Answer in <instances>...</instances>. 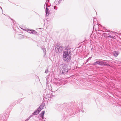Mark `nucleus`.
Wrapping results in <instances>:
<instances>
[{
  "mask_svg": "<svg viewBox=\"0 0 121 121\" xmlns=\"http://www.w3.org/2000/svg\"><path fill=\"white\" fill-rule=\"evenodd\" d=\"M62 0H58L59 1V2H60V3L61 2Z\"/></svg>",
  "mask_w": 121,
  "mask_h": 121,
  "instance_id": "393cba45",
  "label": "nucleus"
},
{
  "mask_svg": "<svg viewBox=\"0 0 121 121\" xmlns=\"http://www.w3.org/2000/svg\"><path fill=\"white\" fill-rule=\"evenodd\" d=\"M60 71L63 74H65L68 71L67 65L65 64H63L60 65Z\"/></svg>",
  "mask_w": 121,
  "mask_h": 121,
  "instance_id": "f03ea898",
  "label": "nucleus"
},
{
  "mask_svg": "<svg viewBox=\"0 0 121 121\" xmlns=\"http://www.w3.org/2000/svg\"><path fill=\"white\" fill-rule=\"evenodd\" d=\"M93 49V48H92L91 49V50H92Z\"/></svg>",
  "mask_w": 121,
  "mask_h": 121,
  "instance_id": "4c0bfd02",
  "label": "nucleus"
},
{
  "mask_svg": "<svg viewBox=\"0 0 121 121\" xmlns=\"http://www.w3.org/2000/svg\"><path fill=\"white\" fill-rule=\"evenodd\" d=\"M103 29L105 28L103 26Z\"/></svg>",
  "mask_w": 121,
  "mask_h": 121,
  "instance_id": "72a5a7b5",
  "label": "nucleus"
},
{
  "mask_svg": "<svg viewBox=\"0 0 121 121\" xmlns=\"http://www.w3.org/2000/svg\"><path fill=\"white\" fill-rule=\"evenodd\" d=\"M45 111H42V112L40 114V116L41 118V119L42 120H43L44 119V118L43 117L44 115V114Z\"/></svg>",
  "mask_w": 121,
  "mask_h": 121,
  "instance_id": "9b49d317",
  "label": "nucleus"
},
{
  "mask_svg": "<svg viewBox=\"0 0 121 121\" xmlns=\"http://www.w3.org/2000/svg\"><path fill=\"white\" fill-rule=\"evenodd\" d=\"M70 49H67L64 51L63 54V59L66 61L69 62L71 60V54Z\"/></svg>",
  "mask_w": 121,
  "mask_h": 121,
  "instance_id": "f257e3e1",
  "label": "nucleus"
},
{
  "mask_svg": "<svg viewBox=\"0 0 121 121\" xmlns=\"http://www.w3.org/2000/svg\"><path fill=\"white\" fill-rule=\"evenodd\" d=\"M110 38H114L112 36H110Z\"/></svg>",
  "mask_w": 121,
  "mask_h": 121,
  "instance_id": "a878e982",
  "label": "nucleus"
},
{
  "mask_svg": "<svg viewBox=\"0 0 121 121\" xmlns=\"http://www.w3.org/2000/svg\"><path fill=\"white\" fill-rule=\"evenodd\" d=\"M31 33L32 34H34L35 35H36L37 34V32L35 30H32V32H31Z\"/></svg>",
  "mask_w": 121,
  "mask_h": 121,
  "instance_id": "a211bd4d",
  "label": "nucleus"
},
{
  "mask_svg": "<svg viewBox=\"0 0 121 121\" xmlns=\"http://www.w3.org/2000/svg\"><path fill=\"white\" fill-rule=\"evenodd\" d=\"M57 90H58V89H56V90L55 91H57Z\"/></svg>",
  "mask_w": 121,
  "mask_h": 121,
  "instance_id": "2f4dec72",
  "label": "nucleus"
},
{
  "mask_svg": "<svg viewBox=\"0 0 121 121\" xmlns=\"http://www.w3.org/2000/svg\"><path fill=\"white\" fill-rule=\"evenodd\" d=\"M60 4L58 0H56L54 2L53 4L54 5H58Z\"/></svg>",
  "mask_w": 121,
  "mask_h": 121,
  "instance_id": "f3484780",
  "label": "nucleus"
},
{
  "mask_svg": "<svg viewBox=\"0 0 121 121\" xmlns=\"http://www.w3.org/2000/svg\"><path fill=\"white\" fill-rule=\"evenodd\" d=\"M119 54L118 52L116 51H114L113 53V55L115 56V57H117Z\"/></svg>",
  "mask_w": 121,
  "mask_h": 121,
  "instance_id": "2eb2a0df",
  "label": "nucleus"
},
{
  "mask_svg": "<svg viewBox=\"0 0 121 121\" xmlns=\"http://www.w3.org/2000/svg\"><path fill=\"white\" fill-rule=\"evenodd\" d=\"M49 0H48V2H49Z\"/></svg>",
  "mask_w": 121,
  "mask_h": 121,
  "instance_id": "f704fd0d",
  "label": "nucleus"
},
{
  "mask_svg": "<svg viewBox=\"0 0 121 121\" xmlns=\"http://www.w3.org/2000/svg\"><path fill=\"white\" fill-rule=\"evenodd\" d=\"M23 30L26 31V30H25L24 29H23Z\"/></svg>",
  "mask_w": 121,
  "mask_h": 121,
  "instance_id": "c756f323",
  "label": "nucleus"
},
{
  "mask_svg": "<svg viewBox=\"0 0 121 121\" xmlns=\"http://www.w3.org/2000/svg\"><path fill=\"white\" fill-rule=\"evenodd\" d=\"M48 72V69L46 70L45 71V73H47Z\"/></svg>",
  "mask_w": 121,
  "mask_h": 121,
  "instance_id": "5701e85b",
  "label": "nucleus"
},
{
  "mask_svg": "<svg viewBox=\"0 0 121 121\" xmlns=\"http://www.w3.org/2000/svg\"><path fill=\"white\" fill-rule=\"evenodd\" d=\"M92 57H89L88 59H87L86 60V63L88 62L91 59Z\"/></svg>",
  "mask_w": 121,
  "mask_h": 121,
  "instance_id": "6ab92c4d",
  "label": "nucleus"
},
{
  "mask_svg": "<svg viewBox=\"0 0 121 121\" xmlns=\"http://www.w3.org/2000/svg\"><path fill=\"white\" fill-rule=\"evenodd\" d=\"M103 32H104V34H108L109 35V33H110L109 30H103Z\"/></svg>",
  "mask_w": 121,
  "mask_h": 121,
  "instance_id": "1a4fd4ad",
  "label": "nucleus"
},
{
  "mask_svg": "<svg viewBox=\"0 0 121 121\" xmlns=\"http://www.w3.org/2000/svg\"><path fill=\"white\" fill-rule=\"evenodd\" d=\"M46 96H47L46 97L47 98H48V97H49V96L51 97H54L55 96L54 95H53L52 93H49V94L47 95H46ZM46 97H45V98H46Z\"/></svg>",
  "mask_w": 121,
  "mask_h": 121,
  "instance_id": "f8f14e48",
  "label": "nucleus"
},
{
  "mask_svg": "<svg viewBox=\"0 0 121 121\" xmlns=\"http://www.w3.org/2000/svg\"><path fill=\"white\" fill-rule=\"evenodd\" d=\"M20 27V28L21 29H22H22H22V28H21V27Z\"/></svg>",
  "mask_w": 121,
  "mask_h": 121,
  "instance_id": "7c9ffc66",
  "label": "nucleus"
},
{
  "mask_svg": "<svg viewBox=\"0 0 121 121\" xmlns=\"http://www.w3.org/2000/svg\"><path fill=\"white\" fill-rule=\"evenodd\" d=\"M17 34V37L19 39H22V38L23 33L22 31H21L19 30V31H17V32H16Z\"/></svg>",
  "mask_w": 121,
  "mask_h": 121,
  "instance_id": "39448f33",
  "label": "nucleus"
},
{
  "mask_svg": "<svg viewBox=\"0 0 121 121\" xmlns=\"http://www.w3.org/2000/svg\"><path fill=\"white\" fill-rule=\"evenodd\" d=\"M48 5V4H46V6H47V5Z\"/></svg>",
  "mask_w": 121,
  "mask_h": 121,
  "instance_id": "473e14b6",
  "label": "nucleus"
},
{
  "mask_svg": "<svg viewBox=\"0 0 121 121\" xmlns=\"http://www.w3.org/2000/svg\"><path fill=\"white\" fill-rule=\"evenodd\" d=\"M102 60H99V65H104L107 66H110V65L107 64V63L105 62Z\"/></svg>",
  "mask_w": 121,
  "mask_h": 121,
  "instance_id": "423d86ee",
  "label": "nucleus"
},
{
  "mask_svg": "<svg viewBox=\"0 0 121 121\" xmlns=\"http://www.w3.org/2000/svg\"><path fill=\"white\" fill-rule=\"evenodd\" d=\"M63 50L62 46H60L59 45H57L56 47L55 50L57 53H61L63 51Z\"/></svg>",
  "mask_w": 121,
  "mask_h": 121,
  "instance_id": "7ed1b4c3",
  "label": "nucleus"
},
{
  "mask_svg": "<svg viewBox=\"0 0 121 121\" xmlns=\"http://www.w3.org/2000/svg\"><path fill=\"white\" fill-rule=\"evenodd\" d=\"M54 9L56 10L57 9V8L56 6H54Z\"/></svg>",
  "mask_w": 121,
  "mask_h": 121,
  "instance_id": "4be33fe9",
  "label": "nucleus"
},
{
  "mask_svg": "<svg viewBox=\"0 0 121 121\" xmlns=\"http://www.w3.org/2000/svg\"><path fill=\"white\" fill-rule=\"evenodd\" d=\"M54 82L56 86H59L60 85V81L57 80Z\"/></svg>",
  "mask_w": 121,
  "mask_h": 121,
  "instance_id": "ddd939ff",
  "label": "nucleus"
},
{
  "mask_svg": "<svg viewBox=\"0 0 121 121\" xmlns=\"http://www.w3.org/2000/svg\"><path fill=\"white\" fill-rule=\"evenodd\" d=\"M99 30H100V29L99 28Z\"/></svg>",
  "mask_w": 121,
  "mask_h": 121,
  "instance_id": "c9c22d12",
  "label": "nucleus"
},
{
  "mask_svg": "<svg viewBox=\"0 0 121 121\" xmlns=\"http://www.w3.org/2000/svg\"><path fill=\"white\" fill-rule=\"evenodd\" d=\"M45 16H48L49 14V11L48 9L46 7L45 10Z\"/></svg>",
  "mask_w": 121,
  "mask_h": 121,
  "instance_id": "0eeeda50",
  "label": "nucleus"
},
{
  "mask_svg": "<svg viewBox=\"0 0 121 121\" xmlns=\"http://www.w3.org/2000/svg\"><path fill=\"white\" fill-rule=\"evenodd\" d=\"M22 98H21V99H20H20L18 100L17 102H20V101H21V100H22Z\"/></svg>",
  "mask_w": 121,
  "mask_h": 121,
  "instance_id": "b1692460",
  "label": "nucleus"
},
{
  "mask_svg": "<svg viewBox=\"0 0 121 121\" xmlns=\"http://www.w3.org/2000/svg\"><path fill=\"white\" fill-rule=\"evenodd\" d=\"M42 50L43 51L44 53V56H45L46 53V48H41Z\"/></svg>",
  "mask_w": 121,
  "mask_h": 121,
  "instance_id": "4468645a",
  "label": "nucleus"
},
{
  "mask_svg": "<svg viewBox=\"0 0 121 121\" xmlns=\"http://www.w3.org/2000/svg\"><path fill=\"white\" fill-rule=\"evenodd\" d=\"M41 111L40 110H39V109H38L37 110H35L34 112L33 113V114L34 115H37Z\"/></svg>",
  "mask_w": 121,
  "mask_h": 121,
  "instance_id": "6e6552de",
  "label": "nucleus"
},
{
  "mask_svg": "<svg viewBox=\"0 0 121 121\" xmlns=\"http://www.w3.org/2000/svg\"><path fill=\"white\" fill-rule=\"evenodd\" d=\"M31 117V116H30L28 118L26 119L25 121H27L29 120L30 118Z\"/></svg>",
  "mask_w": 121,
  "mask_h": 121,
  "instance_id": "412c9836",
  "label": "nucleus"
},
{
  "mask_svg": "<svg viewBox=\"0 0 121 121\" xmlns=\"http://www.w3.org/2000/svg\"><path fill=\"white\" fill-rule=\"evenodd\" d=\"M19 27H20L19 26V25L17 23H15V24L14 22H13V28L14 30L15 31L17 30L16 32H17V31H18V30L19 31Z\"/></svg>",
  "mask_w": 121,
  "mask_h": 121,
  "instance_id": "20e7f679",
  "label": "nucleus"
},
{
  "mask_svg": "<svg viewBox=\"0 0 121 121\" xmlns=\"http://www.w3.org/2000/svg\"><path fill=\"white\" fill-rule=\"evenodd\" d=\"M99 26L100 27H102V26L101 25H100V26Z\"/></svg>",
  "mask_w": 121,
  "mask_h": 121,
  "instance_id": "bb28decb",
  "label": "nucleus"
},
{
  "mask_svg": "<svg viewBox=\"0 0 121 121\" xmlns=\"http://www.w3.org/2000/svg\"><path fill=\"white\" fill-rule=\"evenodd\" d=\"M26 30L28 32L31 33V32H32V30Z\"/></svg>",
  "mask_w": 121,
  "mask_h": 121,
  "instance_id": "aec40b11",
  "label": "nucleus"
},
{
  "mask_svg": "<svg viewBox=\"0 0 121 121\" xmlns=\"http://www.w3.org/2000/svg\"><path fill=\"white\" fill-rule=\"evenodd\" d=\"M45 104L44 103H42L40 106L39 107L38 109H39V110H40L41 111L43 108V107L45 106Z\"/></svg>",
  "mask_w": 121,
  "mask_h": 121,
  "instance_id": "9d476101",
  "label": "nucleus"
},
{
  "mask_svg": "<svg viewBox=\"0 0 121 121\" xmlns=\"http://www.w3.org/2000/svg\"><path fill=\"white\" fill-rule=\"evenodd\" d=\"M109 36H108V37H110V36H111V35H110V34H109Z\"/></svg>",
  "mask_w": 121,
  "mask_h": 121,
  "instance_id": "cd10ccee",
  "label": "nucleus"
},
{
  "mask_svg": "<svg viewBox=\"0 0 121 121\" xmlns=\"http://www.w3.org/2000/svg\"><path fill=\"white\" fill-rule=\"evenodd\" d=\"M0 8H1V9L2 10V8L0 6Z\"/></svg>",
  "mask_w": 121,
  "mask_h": 121,
  "instance_id": "c85d7f7f",
  "label": "nucleus"
},
{
  "mask_svg": "<svg viewBox=\"0 0 121 121\" xmlns=\"http://www.w3.org/2000/svg\"><path fill=\"white\" fill-rule=\"evenodd\" d=\"M99 60H98L95 62L93 63V64L92 65H99Z\"/></svg>",
  "mask_w": 121,
  "mask_h": 121,
  "instance_id": "dca6fc26",
  "label": "nucleus"
},
{
  "mask_svg": "<svg viewBox=\"0 0 121 121\" xmlns=\"http://www.w3.org/2000/svg\"><path fill=\"white\" fill-rule=\"evenodd\" d=\"M87 65H89V64H87Z\"/></svg>",
  "mask_w": 121,
  "mask_h": 121,
  "instance_id": "e433bc0d",
  "label": "nucleus"
}]
</instances>
